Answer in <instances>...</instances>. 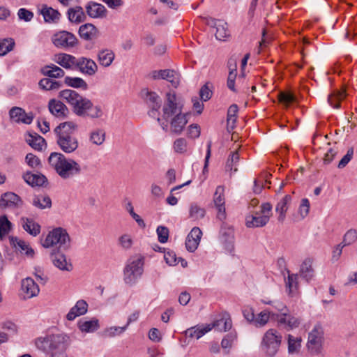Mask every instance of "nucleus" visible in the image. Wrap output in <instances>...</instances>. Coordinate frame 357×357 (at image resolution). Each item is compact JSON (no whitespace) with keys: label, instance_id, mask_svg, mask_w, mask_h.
Returning <instances> with one entry per match:
<instances>
[{"label":"nucleus","instance_id":"603ef678","mask_svg":"<svg viewBox=\"0 0 357 357\" xmlns=\"http://www.w3.org/2000/svg\"><path fill=\"white\" fill-rule=\"evenodd\" d=\"M64 82L66 84L73 88H81L84 90L88 88L87 83L80 77H66Z\"/></svg>","mask_w":357,"mask_h":357},{"label":"nucleus","instance_id":"a211bd4d","mask_svg":"<svg viewBox=\"0 0 357 357\" xmlns=\"http://www.w3.org/2000/svg\"><path fill=\"white\" fill-rule=\"evenodd\" d=\"M204 22L209 26L215 28V38L219 40H224L229 36L227 24L225 22L210 17L204 18Z\"/></svg>","mask_w":357,"mask_h":357},{"label":"nucleus","instance_id":"aec40b11","mask_svg":"<svg viewBox=\"0 0 357 357\" xmlns=\"http://www.w3.org/2000/svg\"><path fill=\"white\" fill-rule=\"evenodd\" d=\"M21 289L25 299L36 297L40 292L38 285L31 278H26L21 282Z\"/></svg>","mask_w":357,"mask_h":357},{"label":"nucleus","instance_id":"8fccbe9b","mask_svg":"<svg viewBox=\"0 0 357 357\" xmlns=\"http://www.w3.org/2000/svg\"><path fill=\"white\" fill-rule=\"evenodd\" d=\"M43 75L54 78H59L64 76V71L56 65L46 66L42 68Z\"/></svg>","mask_w":357,"mask_h":357},{"label":"nucleus","instance_id":"423d86ee","mask_svg":"<svg viewBox=\"0 0 357 357\" xmlns=\"http://www.w3.org/2000/svg\"><path fill=\"white\" fill-rule=\"evenodd\" d=\"M141 97L150 107L149 115L151 118L156 119L162 129L167 132L169 129V124L163 121V120L159 116V110L162 104V100L160 96L155 92L150 91L147 89H144L141 91Z\"/></svg>","mask_w":357,"mask_h":357},{"label":"nucleus","instance_id":"39448f33","mask_svg":"<svg viewBox=\"0 0 357 357\" xmlns=\"http://www.w3.org/2000/svg\"><path fill=\"white\" fill-rule=\"evenodd\" d=\"M144 259L142 256L130 258L123 269V281L129 285H135L144 273Z\"/></svg>","mask_w":357,"mask_h":357},{"label":"nucleus","instance_id":"20e7f679","mask_svg":"<svg viewBox=\"0 0 357 357\" xmlns=\"http://www.w3.org/2000/svg\"><path fill=\"white\" fill-rule=\"evenodd\" d=\"M282 335L276 328L268 329L262 335L260 348L266 357H275L282 342Z\"/></svg>","mask_w":357,"mask_h":357},{"label":"nucleus","instance_id":"09e8293b","mask_svg":"<svg viewBox=\"0 0 357 357\" xmlns=\"http://www.w3.org/2000/svg\"><path fill=\"white\" fill-rule=\"evenodd\" d=\"M346 94L343 91H333L328 95V102L333 108L340 107V102L345 98Z\"/></svg>","mask_w":357,"mask_h":357},{"label":"nucleus","instance_id":"f03ea898","mask_svg":"<svg viewBox=\"0 0 357 357\" xmlns=\"http://www.w3.org/2000/svg\"><path fill=\"white\" fill-rule=\"evenodd\" d=\"M48 162L63 179H70L82 173L81 165L74 159L68 158L61 153H51Z\"/></svg>","mask_w":357,"mask_h":357},{"label":"nucleus","instance_id":"7ed1b4c3","mask_svg":"<svg viewBox=\"0 0 357 357\" xmlns=\"http://www.w3.org/2000/svg\"><path fill=\"white\" fill-rule=\"evenodd\" d=\"M70 337L64 333L47 334L35 340L36 348L47 354L66 351Z\"/></svg>","mask_w":357,"mask_h":357},{"label":"nucleus","instance_id":"4d7b16f0","mask_svg":"<svg viewBox=\"0 0 357 357\" xmlns=\"http://www.w3.org/2000/svg\"><path fill=\"white\" fill-rule=\"evenodd\" d=\"M12 227L11 222L6 215L0 216V238L6 236Z\"/></svg>","mask_w":357,"mask_h":357},{"label":"nucleus","instance_id":"5701e85b","mask_svg":"<svg viewBox=\"0 0 357 357\" xmlns=\"http://www.w3.org/2000/svg\"><path fill=\"white\" fill-rule=\"evenodd\" d=\"M89 305L84 300H78L74 306H73L66 317L68 321H73L77 317L84 315L88 311Z\"/></svg>","mask_w":357,"mask_h":357},{"label":"nucleus","instance_id":"a878e982","mask_svg":"<svg viewBox=\"0 0 357 357\" xmlns=\"http://www.w3.org/2000/svg\"><path fill=\"white\" fill-rule=\"evenodd\" d=\"M115 59L114 52L109 48H102L97 52V61L103 68L109 67Z\"/></svg>","mask_w":357,"mask_h":357},{"label":"nucleus","instance_id":"3c124183","mask_svg":"<svg viewBox=\"0 0 357 357\" xmlns=\"http://www.w3.org/2000/svg\"><path fill=\"white\" fill-rule=\"evenodd\" d=\"M33 205L41 208H50L52 206V200L49 196L38 195L33 199Z\"/></svg>","mask_w":357,"mask_h":357},{"label":"nucleus","instance_id":"f257e3e1","mask_svg":"<svg viewBox=\"0 0 357 357\" xmlns=\"http://www.w3.org/2000/svg\"><path fill=\"white\" fill-rule=\"evenodd\" d=\"M59 96L72 107L73 112L78 116L95 119L103 116L101 106L93 105L89 99L74 90H62L59 92Z\"/></svg>","mask_w":357,"mask_h":357},{"label":"nucleus","instance_id":"e2e57ef3","mask_svg":"<svg viewBox=\"0 0 357 357\" xmlns=\"http://www.w3.org/2000/svg\"><path fill=\"white\" fill-rule=\"evenodd\" d=\"M77 128V126L74 122L67 121L61 123L57 126L54 129V132H69L73 133Z\"/></svg>","mask_w":357,"mask_h":357},{"label":"nucleus","instance_id":"774afa93","mask_svg":"<svg viewBox=\"0 0 357 357\" xmlns=\"http://www.w3.org/2000/svg\"><path fill=\"white\" fill-rule=\"evenodd\" d=\"M310 207V204L309 200L307 198L303 199L298 208V213L302 219L305 218L308 215Z\"/></svg>","mask_w":357,"mask_h":357},{"label":"nucleus","instance_id":"bb28decb","mask_svg":"<svg viewBox=\"0 0 357 357\" xmlns=\"http://www.w3.org/2000/svg\"><path fill=\"white\" fill-rule=\"evenodd\" d=\"M77 328L84 333H92L96 332L99 328V321L96 318L87 319L86 318L80 319L77 321Z\"/></svg>","mask_w":357,"mask_h":357},{"label":"nucleus","instance_id":"864d4df0","mask_svg":"<svg viewBox=\"0 0 357 357\" xmlns=\"http://www.w3.org/2000/svg\"><path fill=\"white\" fill-rule=\"evenodd\" d=\"M205 213V209L197 204L193 203L190 205L189 209V216L190 218L195 220H200L204 217Z\"/></svg>","mask_w":357,"mask_h":357},{"label":"nucleus","instance_id":"58836bf2","mask_svg":"<svg viewBox=\"0 0 357 357\" xmlns=\"http://www.w3.org/2000/svg\"><path fill=\"white\" fill-rule=\"evenodd\" d=\"M20 223L23 229L33 236H36L40 232V226L31 218H22Z\"/></svg>","mask_w":357,"mask_h":357},{"label":"nucleus","instance_id":"c85d7f7f","mask_svg":"<svg viewBox=\"0 0 357 357\" xmlns=\"http://www.w3.org/2000/svg\"><path fill=\"white\" fill-rule=\"evenodd\" d=\"M287 276H284V283L286 287V291L288 295L291 296H295L298 290V275L290 273L289 271H287Z\"/></svg>","mask_w":357,"mask_h":357},{"label":"nucleus","instance_id":"680f3d73","mask_svg":"<svg viewBox=\"0 0 357 357\" xmlns=\"http://www.w3.org/2000/svg\"><path fill=\"white\" fill-rule=\"evenodd\" d=\"M229 65V72L227 79V86L230 90L235 91L234 83L236 77V66L235 63L231 64L230 62Z\"/></svg>","mask_w":357,"mask_h":357},{"label":"nucleus","instance_id":"f704fd0d","mask_svg":"<svg viewBox=\"0 0 357 357\" xmlns=\"http://www.w3.org/2000/svg\"><path fill=\"white\" fill-rule=\"evenodd\" d=\"M313 260L311 258H306L300 266V275L307 282L312 280L314 276V270L312 267Z\"/></svg>","mask_w":357,"mask_h":357},{"label":"nucleus","instance_id":"bf43d9fd","mask_svg":"<svg viewBox=\"0 0 357 357\" xmlns=\"http://www.w3.org/2000/svg\"><path fill=\"white\" fill-rule=\"evenodd\" d=\"M15 46V41L12 38H6L0 40V56H4L12 51Z\"/></svg>","mask_w":357,"mask_h":357},{"label":"nucleus","instance_id":"9b49d317","mask_svg":"<svg viewBox=\"0 0 357 357\" xmlns=\"http://www.w3.org/2000/svg\"><path fill=\"white\" fill-rule=\"evenodd\" d=\"M56 144L66 154L74 153L79 147L78 139L72 132H54Z\"/></svg>","mask_w":357,"mask_h":357},{"label":"nucleus","instance_id":"1a4fd4ad","mask_svg":"<svg viewBox=\"0 0 357 357\" xmlns=\"http://www.w3.org/2000/svg\"><path fill=\"white\" fill-rule=\"evenodd\" d=\"M324 329L320 325H315L309 332L306 347L308 352L313 356L322 353L324 342Z\"/></svg>","mask_w":357,"mask_h":357},{"label":"nucleus","instance_id":"79ce46f5","mask_svg":"<svg viewBox=\"0 0 357 357\" xmlns=\"http://www.w3.org/2000/svg\"><path fill=\"white\" fill-rule=\"evenodd\" d=\"M291 202V197L289 195L283 197L277 204L275 211L279 213L278 220L283 222L286 217V212L288 210L289 205Z\"/></svg>","mask_w":357,"mask_h":357},{"label":"nucleus","instance_id":"f8f14e48","mask_svg":"<svg viewBox=\"0 0 357 357\" xmlns=\"http://www.w3.org/2000/svg\"><path fill=\"white\" fill-rule=\"evenodd\" d=\"M272 319H274L278 327L286 331H291L298 328L301 324V319L289 313V311L282 314L272 313Z\"/></svg>","mask_w":357,"mask_h":357},{"label":"nucleus","instance_id":"0e129e2a","mask_svg":"<svg viewBox=\"0 0 357 357\" xmlns=\"http://www.w3.org/2000/svg\"><path fill=\"white\" fill-rule=\"evenodd\" d=\"M236 340V333H229L222 339L221 346L223 349H230Z\"/></svg>","mask_w":357,"mask_h":357},{"label":"nucleus","instance_id":"13d9d810","mask_svg":"<svg viewBox=\"0 0 357 357\" xmlns=\"http://www.w3.org/2000/svg\"><path fill=\"white\" fill-rule=\"evenodd\" d=\"M38 84L42 89L47 91L58 89L61 86V84L59 82L53 81L49 78L42 79L39 82Z\"/></svg>","mask_w":357,"mask_h":357},{"label":"nucleus","instance_id":"c03bdc74","mask_svg":"<svg viewBox=\"0 0 357 357\" xmlns=\"http://www.w3.org/2000/svg\"><path fill=\"white\" fill-rule=\"evenodd\" d=\"M271 175L267 172L261 173L257 178L254 181L253 192L255 194H259L262 191V189L271 182L268 181L269 177Z\"/></svg>","mask_w":357,"mask_h":357},{"label":"nucleus","instance_id":"6e6552de","mask_svg":"<svg viewBox=\"0 0 357 357\" xmlns=\"http://www.w3.org/2000/svg\"><path fill=\"white\" fill-rule=\"evenodd\" d=\"M183 102L181 98L177 97L174 92L167 93L161 119L168 124L170 117L183 113Z\"/></svg>","mask_w":357,"mask_h":357},{"label":"nucleus","instance_id":"9d476101","mask_svg":"<svg viewBox=\"0 0 357 357\" xmlns=\"http://www.w3.org/2000/svg\"><path fill=\"white\" fill-rule=\"evenodd\" d=\"M272 214V206L270 203L262 204L259 210L251 216L247 217V227H262L269 222Z\"/></svg>","mask_w":357,"mask_h":357},{"label":"nucleus","instance_id":"b1692460","mask_svg":"<svg viewBox=\"0 0 357 357\" xmlns=\"http://www.w3.org/2000/svg\"><path fill=\"white\" fill-rule=\"evenodd\" d=\"M234 239V229L227 224L223 222L221 225L219 241L226 249H230Z\"/></svg>","mask_w":357,"mask_h":357},{"label":"nucleus","instance_id":"a19ab883","mask_svg":"<svg viewBox=\"0 0 357 357\" xmlns=\"http://www.w3.org/2000/svg\"><path fill=\"white\" fill-rule=\"evenodd\" d=\"M40 14L46 22H57L61 17V14L57 10L46 5L42 6Z\"/></svg>","mask_w":357,"mask_h":357},{"label":"nucleus","instance_id":"2eb2a0df","mask_svg":"<svg viewBox=\"0 0 357 357\" xmlns=\"http://www.w3.org/2000/svg\"><path fill=\"white\" fill-rule=\"evenodd\" d=\"M214 205L218 210L217 218L221 221L226 219L225 188L218 185L213 195Z\"/></svg>","mask_w":357,"mask_h":357},{"label":"nucleus","instance_id":"dca6fc26","mask_svg":"<svg viewBox=\"0 0 357 357\" xmlns=\"http://www.w3.org/2000/svg\"><path fill=\"white\" fill-rule=\"evenodd\" d=\"M149 77L152 79H166L174 87H177L180 82L179 75L176 71L169 69L153 70L149 73Z\"/></svg>","mask_w":357,"mask_h":357},{"label":"nucleus","instance_id":"4468645a","mask_svg":"<svg viewBox=\"0 0 357 357\" xmlns=\"http://www.w3.org/2000/svg\"><path fill=\"white\" fill-rule=\"evenodd\" d=\"M9 118L12 122L18 124L30 125L34 119L33 112H26L20 107H13L8 112Z\"/></svg>","mask_w":357,"mask_h":357},{"label":"nucleus","instance_id":"de8ad7c7","mask_svg":"<svg viewBox=\"0 0 357 357\" xmlns=\"http://www.w3.org/2000/svg\"><path fill=\"white\" fill-rule=\"evenodd\" d=\"M89 139L91 144L100 146L105 140V131L101 128H96L90 132Z\"/></svg>","mask_w":357,"mask_h":357},{"label":"nucleus","instance_id":"2f4dec72","mask_svg":"<svg viewBox=\"0 0 357 357\" xmlns=\"http://www.w3.org/2000/svg\"><path fill=\"white\" fill-rule=\"evenodd\" d=\"M286 337L287 340L288 354L290 356L298 355L301 349V337L288 334Z\"/></svg>","mask_w":357,"mask_h":357},{"label":"nucleus","instance_id":"c756f323","mask_svg":"<svg viewBox=\"0 0 357 357\" xmlns=\"http://www.w3.org/2000/svg\"><path fill=\"white\" fill-rule=\"evenodd\" d=\"M272 313L274 312L268 310L261 311L257 315L252 313L250 318L247 317V321L255 327H263L268 322L270 318H272Z\"/></svg>","mask_w":357,"mask_h":357},{"label":"nucleus","instance_id":"338daca9","mask_svg":"<svg viewBox=\"0 0 357 357\" xmlns=\"http://www.w3.org/2000/svg\"><path fill=\"white\" fill-rule=\"evenodd\" d=\"M119 243L123 249L128 250L132 247L133 241L130 234H125L119 237Z\"/></svg>","mask_w":357,"mask_h":357},{"label":"nucleus","instance_id":"ddd939ff","mask_svg":"<svg viewBox=\"0 0 357 357\" xmlns=\"http://www.w3.org/2000/svg\"><path fill=\"white\" fill-rule=\"evenodd\" d=\"M52 40L56 47L64 50L74 47L77 43L76 36L66 31L56 33L52 36Z\"/></svg>","mask_w":357,"mask_h":357},{"label":"nucleus","instance_id":"5fc2aeb1","mask_svg":"<svg viewBox=\"0 0 357 357\" xmlns=\"http://www.w3.org/2000/svg\"><path fill=\"white\" fill-rule=\"evenodd\" d=\"M357 241V230L350 229L344 234L341 243L346 246L354 244Z\"/></svg>","mask_w":357,"mask_h":357},{"label":"nucleus","instance_id":"69168bd1","mask_svg":"<svg viewBox=\"0 0 357 357\" xmlns=\"http://www.w3.org/2000/svg\"><path fill=\"white\" fill-rule=\"evenodd\" d=\"M158 241L161 243L167 242L169 238V229L164 226H158L156 229Z\"/></svg>","mask_w":357,"mask_h":357},{"label":"nucleus","instance_id":"49530a36","mask_svg":"<svg viewBox=\"0 0 357 357\" xmlns=\"http://www.w3.org/2000/svg\"><path fill=\"white\" fill-rule=\"evenodd\" d=\"M55 266L61 271H70L72 270V264L66 259V257L61 253H58L52 258Z\"/></svg>","mask_w":357,"mask_h":357},{"label":"nucleus","instance_id":"ea45409f","mask_svg":"<svg viewBox=\"0 0 357 357\" xmlns=\"http://www.w3.org/2000/svg\"><path fill=\"white\" fill-rule=\"evenodd\" d=\"M24 181L31 186H41L46 181V177L41 174H33L31 172H26L23 174Z\"/></svg>","mask_w":357,"mask_h":357},{"label":"nucleus","instance_id":"6ab92c4d","mask_svg":"<svg viewBox=\"0 0 357 357\" xmlns=\"http://www.w3.org/2000/svg\"><path fill=\"white\" fill-rule=\"evenodd\" d=\"M87 15L94 19H103L107 15V10L101 3L90 1L85 6Z\"/></svg>","mask_w":357,"mask_h":357},{"label":"nucleus","instance_id":"37998d69","mask_svg":"<svg viewBox=\"0 0 357 357\" xmlns=\"http://www.w3.org/2000/svg\"><path fill=\"white\" fill-rule=\"evenodd\" d=\"M172 149L174 153L177 154H189L192 152V149L188 144L186 139L179 137L174 140Z\"/></svg>","mask_w":357,"mask_h":357},{"label":"nucleus","instance_id":"6e6d98bb","mask_svg":"<svg viewBox=\"0 0 357 357\" xmlns=\"http://www.w3.org/2000/svg\"><path fill=\"white\" fill-rule=\"evenodd\" d=\"M24 161L30 168L33 169H40L42 167L40 158L31 153L26 154Z\"/></svg>","mask_w":357,"mask_h":357},{"label":"nucleus","instance_id":"f3484780","mask_svg":"<svg viewBox=\"0 0 357 357\" xmlns=\"http://www.w3.org/2000/svg\"><path fill=\"white\" fill-rule=\"evenodd\" d=\"M75 68L89 76L94 75L98 70L97 63L93 59L84 56L77 58Z\"/></svg>","mask_w":357,"mask_h":357},{"label":"nucleus","instance_id":"72a5a7b5","mask_svg":"<svg viewBox=\"0 0 357 357\" xmlns=\"http://www.w3.org/2000/svg\"><path fill=\"white\" fill-rule=\"evenodd\" d=\"M9 241L10 245L21 253H24L29 257H33L34 250L25 241L13 236L9 237Z\"/></svg>","mask_w":357,"mask_h":357},{"label":"nucleus","instance_id":"393cba45","mask_svg":"<svg viewBox=\"0 0 357 357\" xmlns=\"http://www.w3.org/2000/svg\"><path fill=\"white\" fill-rule=\"evenodd\" d=\"M212 326H208V324H197L196 326H192L186 329L183 332V334L188 338H195L197 340H199L205 334L211 331L212 330Z\"/></svg>","mask_w":357,"mask_h":357},{"label":"nucleus","instance_id":"cd10ccee","mask_svg":"<svg viewBox=\"0 0 357 357\" xmlns=\"http://www.w3.org/2000/svg\"><path fill=\"white\" fill-rule=\"evenodd\" d=\"M170 130L175 134H180L188 123L185 113H181L178 115L170 117Z\"/></svg>","mask_w":357,"mask_h":357},{"label":"nucleus","instance_id":"473e14b6","mask_svg":"<svg viewBox=\"0 0 357 357\" xmlns=\"http://www.w3.org/2000/svg\"><path fill=\"white\" fill-rule=\"evenodd\" d=\"M77 58L73 55L60 53L55 55L54 61L66 69H74Z\"/></svg>","mask_w":357,"mask_h":357},{"label":"nucleus","instance_id":"7c9ffc66","mask_svg":"<svg viewBox=\"0 0 357 357\" xmlns=\"http://www.w3.org/2000/svg\"><path fill=\"white\" fill-rule=\"evenodd\" d=\"M50 113L56 117L64 118L68 112L67 107L60 100L52 99L48 104Z\"/></svg>","mask_w":357,"mask_h":357},{"label":"nucleus","instance_id":"c9c22d12","mask_svg":"<svg viewBox=\"0 0 357 357\" xmlns=\"http://www.w3.org/2000/svg\"><path fill=\"white\" fill-rule=\"evenodd\" d=\"M98 29L92 24L86 23L80 26L79 35L85 40H92L98 36Z\"/></svg>","mask_w":357,"mask_h":357},{"label":"nucleus","instance_id":"a18cd8bd","mask_svg":"<svg viewBox=\"0 0 357 357\" xmlns=\"http://www.w3.org/2000/svg\"><path fill=\"white\" fill-rule=\"evenodd\" d=\"M208 326H213V328H216L219 331H227L231 327V319L227 315H224L221 318L215 320L211 324H208Z\"/></svg>","mask_w":357,"mask_h":357},{"label":"nucleus","instance_id":"412c9836","mask_svg":"<svg viewBox=\"0 0 357 357\" xmlns=\"http://www.w3.org/2000/svg\"><path fill=\"white\" fill-rule=\"evenodd\" d=\"M22 204V202L20 197L11 192H5L0 198V208L1 209L18 208Z\"/></svg>","mask_w":357,"mask_h":357},{"label":"nucleus","instance_id":"4be33fe9","mask_svg":"<svg viewBox=\"0 0 357 357\" xmlns=\"http://www.w3.org/2000/svg\"><path fill=\"white\" fill-rule=\"evenodd\" d=\"M202 236V230L197 227H193L188 234L185 240V248L190 252H195L200 243Z\"/></svg>","mask_w":357,"mask_h":357},{"label":"nucleus","instance_id":"052dcab7","mask_svg":"<svg viewBox=\"0 0 357 357\" xmlns=\"http://www.w3.org/2000/svg\"><path fill=\"white\" fill-rule=\"evenodd\" d=\"M127 329V326H111L107 328L103 331V334L107 337H114L123 334Z\"/></svg>","mask_w":357,"mask_h":357},{"label":"nucleus","instance_id":"4c0bfd02","mask_svg":"<svg viewBox=\"0 0 357 357\" xmlns=\"http://www.w3.org/2000/svg\"><path fill=\"white\" fill-rule=\"evenodd\" d=\"M25 141L37 151H41L46 146L45 139L36 133H28L25 137Z\"/></svg>","mask_w":357,"mask_h":357},{"label":"nucleus","instance_id":"0eeeda50","mask_svg":"<svg viewBox=\"0 0 357 357\" xmlns=\"http://www.w3.org/2000/svg\"><path fill=\"white\" fill-rule=\"evenodd\" d=\"M70 236L66 229L57 227L50 231L42 242L44 248L56 247L61 250H67L70 247Z\"/></svg>","mask_w":357,"mask_h":357},{"label":"nucleus","instance_id":"e433bc0d","mask_svg":"<svg viewBox=\"0 0 357 357\" xmlns=\"http://www.w3.org/2000/svg\"><path fill=\"white\" fill-rule=\"evenodd\" d=\"M67 15L68 20L75 24H79L86 20L84 10L79 6L70 8L67 11Z\"/></svg>","mask_w":357,"mask_h":357}]
</instances>
